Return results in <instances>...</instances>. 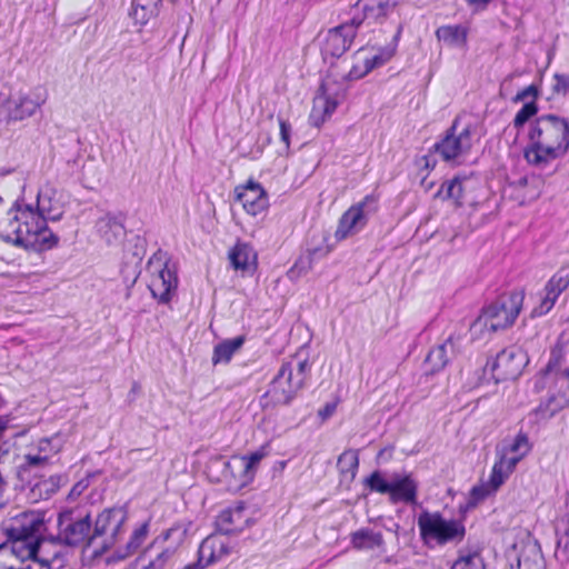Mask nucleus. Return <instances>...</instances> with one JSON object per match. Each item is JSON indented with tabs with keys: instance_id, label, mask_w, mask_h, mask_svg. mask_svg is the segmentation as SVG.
<instances>
[{
	"instance_id": "bb28decb",
	"label": "nucleus",
	"mask_w": 569,
	"mask_h": 569,
	"mask_svg": "<svg viewBox=\"0 0 569 569\" xmlns=\"http://www.w3.org/2000/svg\"><path fill=\"white\" fill-rule=\"evenodd\" d=\"M569 405V397L565 392L551 395L546 401L541 402L535 413L541 419L553 417Z\"/></svg>"
},
{
	"instance_id": "c03bdc74",
	"label": "nucleus",
	"mask_w": 569,
	"mask_h": 569,
	"mask_svg": "<svg viewBox=\"0 0 569 569\" xmlns=\"http://www.w3.org/2000/svg\"><path fill=\"white\" fill-rule=\"evenodd\" d=\"M300 273H301V272H300V271H298V266H293V267L289 270L288 276H289L290 278H297V277H299V276H300Z\"/></svg>"
},
{
	"instance_id": "6e6552de",
	"label": "nucleus",
	"mask_w": 569,
	"mask_h": 569,
	"mask_svg": "<svg viewBox=\"0 0 569 569\" xmlns=\"http://www.w3.org/2000/svg\"><path fill=\"white\" fill-rule=\"evenodd\" d=\"M122 520L121 510H106L97 517L93 533L90 537V547L94 556H102L113 545Z\"/></svg>"
},
{
	"instance_id": "2f4dec72",
	"label": "nucleus",
	"mask_w": 569,
	"mask_h": 569,
	"mask_svg": "<svg viewBox=\"0 0 569 569\" xmlns=\"http://www.w3.org/2000/svg\"><path fill=\"white\" fill-rule=\"evenodd\" d=\"M158 0H133L132 17L139 24L147 23L157 11Z\"/></svg>"
},
{
	"instance_id": "aec40b11",
	"label": "nucleus",
	"mask_w": 569,
	"mask_h": 569,
	"mask_svg": "<svg viewBox=\"0 0 569 569\" xmlns=\"http://www.w3.org/2000/svg\"><path fill=\"white\" fill-rule=\"evenodd\" d=\"M355 36L356 30L352 24L331 29L326 37L325 50L332 56H340L350 47Z\"/></svg>"
},
{
	"instance_id": "4c0bfd02",
	"label": "nucleus",
	"mask_w": 569,
	"mask_h": 569,
	"mask_svg": "<svg viewBox=\"0 0 569 569\" xmlns=\"http://www.w3.org/2000/svg\"><path fill=\"white\" fill-rule=\"evenodd\" d=\"M451 569H483V562L478 552L460 556Z\"/></svg>"
},
{
	"instance_id": "ddd939ff",
	"label": "nucleus",
	"mask_w": 569,
	"mask_h": 569,
	"mask_svg": "<svg viewBox=\"0 0 569 569\" xmlns=\"http://www.w3.org/2000/svg\"><path fill=\"white\" fill-rule=\"evenodd\" d=\"M475 186V180L470 178H455L441 186L436 198L450 200L455 206L465 203L471 204L476 200L475 197L471 196Z\"/></svg>"
},
{
	"instance_id": "423d86ee",
	"label": "nucleus",
	"mask_w": 569,
	"mask_h": 569,
	"mask_svg": "<svg viewBox=\"0 0 569 569\" xmlns=\"http://www.w3.org/2000/svg\"><path fill=\"white\" fill-rule=\"evenodd\" d=\"M41 222L42 219L32 211L11 209L0 214V238L17 246L33 242L27 230Z\"/></svg>"
},
{
	"instance_id": "39448f33",
	"label": "nucleus",
	"mask_w": 569,
	"mask_h": 569,
	"mask_svg": "<svg viewBox=\"0 0 569 569\" xmlns=\"http://www.w3.org/2000/svg\"><path fill=\"white\" fill-rule=\"evenodd\" d=\"M418 526L425 541L433 540L439 545L461 540L465 536V527L460 521L446 520L437 512H422Z\"/></svg>"
},
{
	"instance_id": "72a5a7b5",
	"label": "nucleus",
	"mask_w": 569,
	"mask_h": 569,
	"mask_svg": "<svg viewBox=\"0 0 569 569\" xmlns=\"http://www.w3.org/2000/svg\"><path fill=\"white\" fill-rule=\"evenodd\" d=\"M243 337H237L221 342L214 349L213 361H229L232 355L243 345Z\"/></svg>"
},
{
	"instance_id": "58836bf2",
	"label": "nucleus",
	"mask_w": 569,
	"mask_h": 569,
	"mask_svg": "<svg viewBox=\"0 0 569 569\" xmlns=\"http://www.w3.org/2000/svg\"><path fill=\"white\" fill-rule=\"evenodd\" d=\"M366 485L372 490L379 493H388L391 489V481H387L382 475L378 471L373 472L367 480Z\"/></svg>"
},
{
	"instance_id": "79ce46f5",
	"label": "nucleus",
	"mask_w": 569,
	"mask_h": 569,
	"mask_svg": "<svg viewBox=\"0 0 569 569\" xmlns=\"http://www.w3.org/2000/svg\"><path fill=\"white\" fill-rule=\"evenodd\" d=\"M335 410L336 406L333 403H327L321 409H319L318 417L321 419V421H325L333 415Z\"/></svg>"
},
{
	"instance_id": "20e7f679",
	"label": "nucleus",
	"mask_w": 569,
	"mask_h": 569,
	"mask_svg": "<svg viewBox=\"0 0 569 569\" xmlns=\"http://www.w3.org/2000/svg\"><path fill=\"white\" fill-rule=\"evenodd\" d=\"M476 130L470 124L456 121L447 136L436 146V151L445 161L461 163L471 150Z\"/></svg>"
},
{
	"instance_id": "c756f323",
	"label": "nucleus",
	"mask_w": 569,
	"mask_h": 569,
	"mask_svg": "<svg viewBox=\"0 0 569 569\" xmlns=\"http://www.w3.org/2000/svg\"><path fill=\"white\" fill-rule=\"evenodd\" d=\"M467 34V29L460 26H445L437 30V38L451 47H463Z\"/></svg>"
},
{
	"instance_id": "c9c22d12",
	"label": "nucleus",
	"mask_w": 569,
	"mask_h": 569,
	"mask_svg": "<svg viewBox=\"0 0 569 569\" xmlns=\"http://www.w3.org/2000/svg\"><path fill=\"white\" fill-rule=\"evenodd\" d=\"M452 350V343L446 342L432 349L428 357L427 362L431 366L432 371H439L448 362V355Z\"/></svg>"
},
{
	"instance_id": "473e14b6",
	"label": "nucleus",
	"mask_w": 569,
	"mask_h": 569,
	"mask_svg": "<svg viewBox=\"0 0 569 569\" xmlns=\"http://www.w3.org/2000/svg\"><path fill=\"white\" fill-rule=\"evenodd\" d=\"M549 368L569 377V340L553 350Z\"/></svg>"
},
{
	"instance_id": "dca6fc26",
	"label": "nucleus",
	"mask_w": 569,
	"mask_h": 569,
	"mask_svg": "<svg viewBox=\"0 0 569 569\" xmlns=\"http://www.w3.org/2000/svg\"><path fill=\"white\" fill-rule=\"evenodd\" d=\"M228 259L233 270L242 276H251L258 268V254L248 243H237L229 250Z\"/></svg>"
},
{
	"instance_id": "a19ab883",
	"label": "nucleus",
	"mask_w": 569,
	"mask_h": 569,
	"mask_svg": "<svg viewBox=\"0 0 569 569\" xmlns=\"http://www.w3.org/2000/svg\"><path fill=\"white\" fill-rule=\"evenodd\" d=\"M555 89L558 92L569 91V76H555Z\"/></svg>"
},
{
	"instance_id": "f8f14e48",
	"label": "nucleus",
	"mask_w": 569,
	"mask_h": 569,
	"mask_svg": "<svg viewBox=\"0 0 569 569\" xmlns=\"http://www.w3.org/2000/svg\"><path fill=\"white\" fill-rule=\"evenodd\" d=\"M234 196L248 214L257 216L268 208L267 192L253 180L236 187Z\"/></svg>"
},
{
	"instance_id": "393cba45",
	"label": "nucleus",
	"mask_w": 569,
	"mask_h": 569,
	"mask_svg": "<svg viewBox=\"0 0 569 569\" xmlns=\"http://www.w3.org/2000/svg\"><path fill=\"white\" fill-rule=\"evenodd\" d=\"M51 547V543H40L37 539L34 541L28 542V545L22 548V552L17 555L22 560L32 559L42 566L48 567L54 558V555L49 551Z\"/></svg>"
},
{
	"instance_id": "0eeeda50",
	"label": "nucleus",
	"mask_w": 569,
	"mask_h": 569,
	"mask_svg": "<svg viewBox=\"0 0 569 569\" xmlns=\"http://www.w3.org/2000/svg\"><path fill=\"white\" fill-rule=\"evenodd\" d=\"M371 202L369 197L353 203L340 217L332 237L326 239L328 250H331L338 242L357 234L367 223V209Z\"/></svg>"
},
{
	"instance_id": "7c9ffc66",
	"label": "nucleus",
	"mask_w": 569,
	"mask_h": 569,
	"mask_svg": "<svg viewBox=\"0 0 569 569\" xmlns=\"http://www.w3.org/2000/svg\"><path fill=\"white\" fill-rule=\"evenodd\" d=\"M358 456L355 451H345L338 459V469L341 475V482L351 483L358 469Z\"/></svg>"
},
{
	"instance_id": "a878e982",
	"label": "nucleus",
	"mask_w": 569,
	"mask_h": 569,
	"mask_svg": "<svg viewBox=\"0 0 569 569\" xmlns=\"http://www.w3.org/2000/svg\"><path fill=\"white\" fill-rule=\"evenodd\" d=\"M244 521L243 508L237 507L232 510L222 511L217 519V526L220 531L230 533L240 530Z\"/></svg>"
},
{
	"instance_id": "412c9836",
	"label": "nucleus",
	"mask_w": 569,
	"mask_h": 569,
	"mask_svg": "<svg viewBox=\"0 0 569 569\" xmlns=\"http://www.w3.org/2000/svg\"><path fill=\"white\" fill-rule=\"evenodd\" d=\"M516 566L512 569H545V559L540 547L536 542H527L515 548Z\"/></svg>"
},
{
	"instance_id": "7ed1b4c3",
	"label": "nucleus",
	"mask_w": 569,
	"mask_h": 569,
	"mask_svg": "<svg viewBox=\"0 0 569 569\" xmlns=\"http://www.w3.org/2000/svg\"><path fill=\"white\" fill-rule=\"evenodd\" d=\"M397 51L396 39H370L363 47L352 54L349 76L360 79L370 71L390 61Z\"/></svg>"
},
{
	"instance_id": "5701e85b",
	"label": "nucleus",
	"mask_w": 569,
	"mask_h": 569,
	"mask_svg": "<svg viewBox=\"0 0 569 569\" xmlns=\"http://www.w3.org/2000/svg\"><path fill=\"white\" fill-rule=\"evenodd\" d=\"M398 0H359L356 8L363 13V20L379 21L393 11Z\"/></svg>"
},
{
	"instance_id": "9d476101",
	"label": "nucleus",
	"mask_w": 569,
	"mask_h": 569,
	"mask_svg": "<svg viewBox=\"0 0 569 569\" xmlns=\"http://www.w3.org/2000/svg\"><path fill=\"white\" fill-rule=\"evenodd\" d=\"M264 457L266 452L259 450L248 456L232 457L228 462L216 461L214 465L224 467L231 478L230 482L237 488H242L253 480L258 466Z\"/></svg>"
},
{
	"instance_id": "1a4fd4ad",
	"label": "nucleus",
	"mask_w": 569,
	"mask_h": 569,
	"mask_svg": "<svg viewBox=\"0 0 569 569\" xmlns=\"http://www.w3.org/2000/svg\"><path fill=\"white\" fill-rule=\"evenodd\" d=\"M529 359L520 348H509L497 355L490 365L491 377L496 383L518 379Z\"/></svg>"
},
{
	"instance_id": "37998d69",
	"label": "nucleus",
	"mask_w": 569,
	"mask_h": 569,
	"mask_svg": "<svg viewBox=\"0 0 569 569\" xmlns=\"http://www.w3.org/2000/svg\"><path fill=\"white\" fill-rule=\"evenodd\" d=\"M160 277H161L162 282H163V283H162L163 292H161V291H160V288H158V287H157V284H154V289H153V291H154V293H156V295H157V292L159 291L160 299H161L162 301H168V300H169V298H168L169 288H167V287H166L164 273L162 272V273L160 274Z\"/></svg>"
},
{
	"instance_id": "f3484780",
	"label": "nucleus",
	"mask_w": 569,
	"mask_h": 569,
	"mask_svg": "<svg viewBox=\"0 0 569 569\" xmlns=\"http://www.w3.org/2000/svg\"><path fill=\"white\" fill-rule=\"evenodd\" d=\"M59 525L68 543L76 545L88 540L90 545V525L87 517L73 519L71 512H64L59 518Z\"/></svg>"
},
{
	"instance_id": "2eb2a0df",
	"label": "nucleus",
	"mask_w": 569,
	"mask_h": 569,
	"mask_svg": "<svg viewBox=\"0 0 569 569\" xmlns=\"http://www.w3.org/2000/svg\"><path fill=\"white\" fill-rule=\"evenodd\" d=\"M516 466L517 463L515 458L503 457L501 455L500 459L495 463L492 468L488 483L486 486L475 488L472 490V496L476 499H483L491 492L497 491L513 472Z\"/></svg>"
},
{
	"instance_id": "6ab92c4d",
	"label": "nucleus",
	"mask_w": 569,
	"mask_h": 569,
	"mask_svg": "<svg viewBox=\"0 0 569 569\" xmlns=\"http://www.w3.org/2000/svg\"><path fill=\"white\" fill-rule=\"evenodd\" d=\"M337 100L329 91V84L322 83L316 94L310 112V121L313 126H321L335 111Z\"/></svg>"
},
{
	"instance_id": "ea45409f",
	"label": "nucleus",
	"mask_w": 569,
	"mask_h": 569,
	"mask_svg": "<svg viewBox=\"0 0 569 569\" xmlns=\"http://www.w3.org/2000/svg\"><path fill=\"white\" fill-rule=\"evenodd\" d=\"M291 127L286 121H280V137L284 144V149L288 150L290 146Z\"/></svg>"
},
{
	"instance_id": "49530a36",
	"label": "nucleus",
	"mask_w": 569,
	"mask_h": 569,
	"mask_svg": "<svg viewBox=\"0 0 569 569\" xmlns=\"http://www.w3.org/2000/svg\"><path fill=\"white\" fill-rule=\"evenodd\" d=\"M291 398H292V395H289V396H287V397L283 399V401H284V402H288Z\"/></svg>"
},
{
	"instance_id": "cd10ccee",
	"label": "nucleus",
	"mask_w": 569,
	"mask_h": 569,
	"mask_svg": "<svg viewBox=\"0 0 569 569\" xmlns=\"http://www.w3.org/2000/svg\"><path fill=\"white\" fill-rule=\"evenodd\" d=\"M516 197L521 203L531 202L539 198L541 182L535 178H521L515 184Z\"/></svg>"
},
{
	"instance_id": "4be33fe9",
	"label": "nucleus",
	"mask_w": 569,
	"mask_h": 569,
	"mask_svg": "<svg viewBox=\"0 0 569 569\" xmlns=\"http://www.w3.org/2000/svg\"><path fill=\"white\" fill-rule=\"evenodd\" d=\"M417 497V482L409 475H396L391 479L389 498L392 502H415Z\"/></svg>"
},
{
	"instance_id": "f257e3e1",
	"label": "nucleus",
	"mask_w": 569,
	"mask_h": 569,
	"mask_svg": "<svg viewBox=\"0 0 569 569\" xmlns=\"http://www.w3.org/2000/svg\"><path fill=\"white\" fill-rule=\"evenodd\" d=\"M528 137L529 143L525 150L527 162L537 168H546L567 153L569 122L555 114L541 116L531 123Z\"/></svg>"
},
{
	"instance_id": "f704fd0d",
	"label": "nucleus",
	"mask_w": 569,
	"mask_h": 569,
	"mask_svg": "<svg viewBox=\"0 0 569 569\" xmlns=\"http://www.w3.org/2000/svg\"><path fill=\"white\" fill-rule=\"evenodd\" d=\"M530 450L528 438L525 435H518L512 443H510L503 451V457L515 458L516 463L527 456Z\"/></svg>"
},
{
	"instance_id": "f03ea898",
	"label": "nucleus",
	"mask_w": 569,
	"mask_h": 569,
	"mask_svg": "<svg viewBox=\"0 0 569 569\" xmlns=\"http://www.w3.org/2000/svg\"><path fill=\"white\" fill-rule=\"evenodd\" d=\"M523 302L521 292L501 296L482 310L470 327L472 337L486 339L497 331L509 328L518 317Z\"/></svg>"
},
{
	"instance_id": "4468645a",
	"label": "nucleus",
	"mask_w": 569,
	"mask_h": 569,
	"mask_svg": "<svg viewBox=\"0 0 569 569\" xmlns=\"http://www.w3.org/2000/svg\"><path fill=\"white\" fill-rule=\"evenodd\" d=\"M229 552L228 539L222 535L207 537L199 548V560L197 565H188L184 569H203L218 561Z\"/></svg>"
},
{
	"instance_id": "b1692460",
	"label": "nucleus",
	"mask_w": 569,
	"mask_h": 569,
	"mask_svg": "<svg viewBox=\"0 0 569 569\" xmlns=\"http://www.w3.org/2000/svg\"><path fill=\"white\" fill-rule=\"evenodd\" d=\"M537 96L538 89L536 86H529L516 96V100L518 101L529 100L516 114L513 120L516 127L523 126L532 116L537 113L538 109L535 102Z\"/></svg>"
},
{
	"instance_id": "c85d7f7f",
	"label": "nucleus",
	"mask_w": 569,
	"mask_h": 569,
	"mask_svg": "<svg viewBox=\"0 0 569 569\" xmlns=\"http://www.w3.org/2000/svg\"><path fill=\"white\" fill-rule=\"evenodd\" d=\"M27 234H29L33 240V242H23L24 247H31L36 249H46L50 248L54 242L53 234L44 227V221L37 226H30L27 230Z\"/></svg>"
},
{
	"instance_id": "a18cd8bd",
	"label": "nucleus",
	"mask_w": 569,
	"mask_h": 569,
	"mask_svg": "<svg viewBox=\"0 0 569 569\" xmlns=\"http://www.w3.org/2000/svg\"><path fill=\"white\" fill-rule=\"evenodd\" d=\"M27 460L30 466L40 463L42 461V459L39 457H27Z\"/></svg>"
},
{
	"instance_id": "a211bd4d",
	"label": "nucleus",
	"mask_w": 569,
	"mask_h": 569,
	"mask_svg": "<svg viewBox=\"0 0 569 569\" xmlns=\"http://www.w3.org/2000/svg\"><path fill=\"white\" fill-rule=\"evenodd\" d=\"M569 286V267L562 268L557 271L551 279L548 281L545 291L546 295L542 298L539 307L535 309L536 315L547 313L555 305L559 295L566 290Z\"/></svg>"
},
{
	"instance_id": "9b49d317",
	"label": "nucleus",
	"mask_w": 569,
	"mask_h": 569,
	"mask_svg": "<svg viewBox=\"0 0 569 569\" xmlns=\"http://www.w3.org/2000/svg\"><path fill=\"white\" fill-rule=\"evenodd\" d=\"M44 531V520L40 513H26L9 530V537L14 540L13 552L21 553L22 548L30 541L37 540Z\"/></svg>"
},
{
	"instance_id": "e433bc0d",
	"label": "nucleus",
	"mask_w": 569,
	"mask_h": 569,
	"mask_svg": "<svg viewBox=\"0 0 569 569\" xmlns=\"http://www.w3.org/2000/svg\"><path fill=\"white\" fill-rule=\"evenodd\" d=\"M352 543L357 549H372L381 545V537L368 531H358L352 535Z\"/></svg>"
}]
</instances>
